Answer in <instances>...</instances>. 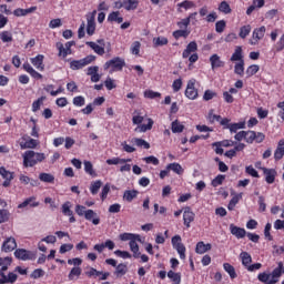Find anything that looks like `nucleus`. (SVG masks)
<instances>
[{
  "label": "nucleus",
  "instance_id": "obj_1",
  "mask_svg": "<svg viewBox=\"0 0 284 284\" xmlns=\"http://www.w3.org/2000/svg\"><path fill=\"white\" fill-rule=\"evenodd\" d=\"M45 160V153H39L32 150L26 151L22 154V165L23 168H34L39 163H43Z\"/></svg>",
  "mask_w": 284,
  "mask_h": 284
},
{
  "label": "nucleus",
  "instance_id": "obj_2",
  "mask_svg": "<svg viewBox=\"0 0 284 284\" xmlns=\"http://www.w3.org/2000/svg\"><path fill=\"white\" fill-rule=\"evenodd\" d=\"M143 121H145V118H143V115H141V111H134L133 118H132V123H133V125H138L134 129V132L144 133V132L152 130V126L154 125V120H152V118H149V119H146V124H141V123H143Z\"/></svg>",
  "mask_w": 284,
  "mask_h": 284
},
{
  "label": "nucleus",
  "instance_id": "obj_3",
  "mask_svg": "<svg viewBox=\"0 0 284 284\" xmlns=\"http://www.w3.org/2000/svg\"><path fill=\"white\" fill-rule=\"evenodd\" d=\"M104 70H109L110 74H113V72H121L123 68H125V60L116 57L109 61H106L103 65Z\"/></svg>",
  "mask_w": 284,
  "mask_h": 284
},
{
  "label": "nucleus",
  "instance_id": "obj_4",
  "mask_svg": "<svg viewBox=\"0 0 284 284\" xmlns=\"http://www.w3.org/2000/svg\"><path fill=\"white\" fill-rule=\"evenodd\" d=\"M185 98L191 101H196L199 99V89L196 88V79H191L187 81Z\"/></svg>",
  "mask_w": 284,
  "mask_h": 284
},
{
  "label": "nucleus",
  "instance_id": "obj_5",
  "mask_svg": "<svg viewBox=\"0 0 284 284\" xmlns=\"http://www.w3.org/2000/svg\"><path fill=\"white\" fill-rule=\"evenodd\" d=\"M95 60H97L95 55H87L85 58H83L81 60L71 61L70 68H71V70H81V69L85 68V65H90V63H92Z\"/></svg>",
  "mask_w": 284,
  "mask_h": 284
},
{
  "label": "nucleus",
  "instance_id": "obj_6",
  "mask_svg": "<svg viewBox=\"0 0 284 284\" xmlns=\"http://www.w3.org/2000/svg\"><path fill=\"white\" fill-rule=\"evenodd\" d=\"M244 141H246V143H263V141H265V135L262 132H255V131H245V136H244Z\"/></svg>",
  "mask_w": 284,
  "mask_h": 284
},
{
  "label": "nucleus",
  "instance_id": "obj_7",
  "mask_svg": "<svg viewBox=\"0 0 284 284\" xmlns=\"http://www.w3.org/2000/svg\"><path fill=\"white\" fill-rule=\"evenodd\" d=\"M97 10H93L91 13L87 14V33L89 37H92L97 30Z\"/></svg>",
  "mask_w": 284,
  "mask_h": 284
},
{
  "label": "nucleus",
  "instance_id": "obj_8",
  "mask_svg": "<svg viewBox=\"0 0 284 284\" xmlns=\"http://www.w3.org/2000/svg\"><path fill=\"white\" fill-rule=\"evenodd\" d=\"M87 45H89V48H91V50H93V52H95V54H99L100 57H103V54H105V40L103 39H99L97 40V42H87Z\"/></svg>",
  "mask_w": 284,
  "mask_h": 284
},
{
  "label": "nucleus",
  "instance_id": "obj_9",
  "mask_svg": "<svg viewBox=\"0 0 284 284\" xmlns=\"http://www.w3.org/2000/svg\"><path fill=\"white\" fill-rule=\"evenodd\" d=\"M171 243H172L174 250H176L178 254H180V258L182 261H185V245H183V243H181L180 235L173 236L171 240Z\"/></svg>",
  "mask_w": 284,
  "mask_h": 284
},
{
  "label": "nucleus",
  "instance_id": "obj_10",
  "mask_svg": "<svg viewBox=\"0 0 284 284\" xmlns=\"http://www.w3.org/2000/svg\"><path fill=\"white\" fill-rule=\"evenodd\" d=\"M266 29L265 27H260L253 30L252 38L250 40L251 45H258V41L265 37Z\"/></svg>",
  "mask_w": 284,
  "mask_h": 284
},
{
  "label": "nucleus",
  "instance_id": "obj_11",
  "mask_svg": "<svg viewBox=\"0 0 284 284\" xmlns=\"http://www.w3.org/2000/svg\"><path fill=\"white\" fill-rule=\"evenodd\" d=\"M0 176H2V179H4L2 186L10 187V185L14 179V173L8 171L4 166H0Z\"/></svg>",
  "mask_w": 284,
  "mask_h": 284
},
{
  "label": "nucleus",
  "instance_id": "obj_12",
  "mask_svg": "<svg viewBox=\"0 0 284 284\" xmlns=\"http://www.w3.org/2000/svg\"><path fill=\"white\" fill-rule=\"evenodd\" d=\"M72 45H74V41H69L64 45L63 43H57V48L59 50V57H68V54H72Z\"/></svg>",
  "mask_w": 284,
  "mask_h": 284
},
{
  "label": "nucleus",
  "instance_id": "obj_13",
  "mask_svg": "<svg viewBox=\"0 0 284 284\" xmlns=\"http://www.w3.org/2000/svg\"><path fill=\"white\" fill-rule=\"evenodd\" d=\"M16 258H19L20 261H32L33 254L32 252L26 250V248H17L14 251Z\"/></svg>",
  "mask_w": 284,
  "mask_h": 284
},
{
  "label": "nucleus",
  "instance_id": "obj_14",
  "mask_svg": "<svg viewBox=\"0 0 284 284\" xmlns=\"http://www.w3.org/2000/svg\"><path fill=\"white\" fill-rule=\"evenodd\" d=\"M141 243V235H139L138 239H133L129 242L130 250L133 254V258H140L141 257V251H139V244Z\"/></svg>",
  "mask_w": 284,
  "mask_h": 284
},
{
  "label": "nucleus",
  "instance_id": "obj_15",
  "mask_svg": "<svg viewBox=\"0 0 284 284\" xmlns=\"http://www.w3.org/2000/svg\"><path fill=\"white\" fill-rule=\"evenodd\" d=\"M17 247V240L14 237H7L2 243V252H14Z\"/></svg>",
  "mask_w": 284,
  "mask_h": 284
},
{
  "label": "nucleus",
  "instance_id": "obj_16",
  "mask_svg": "<svg viewBox=\"0 0 284 284\" xmlns=\"http://www.w3.org/2000/svg\"><path fill=\"white\" fill-rule=\"evenodd\" d=\"M43 59H45L43 54H38L34 58H30L32 65L40 72H43V70H45V64H43Z\"/></svg>",
  "mask_w": 284,
  "mask_h": 284
},
{
  "label": "nucleus",
  "instance_id": "obj_17",
  "mask_svg": "<svg viewBox=\"0 0 284 284\" xmlns=\"http://www.w3.org/2000/svg\"><path fill=\"white\" fill-rule=\"evenodd\" d=\"M262 172L265 175V181L270 185L276 181V170L274 169H267V168H262Z\"/></svg>",
  "mask_w": 284,
  "mask_h": 284
},
{
  "label": "nucleus",
  "instance_id": "obj_18",
  "mask_svg": "<svg viewBox=\"0 0 284 284\" xmlns=\"http://www.w3.org/2000/svg\"><path fill=\"white\" fill-rule=\"evenodd\" d=\"M230 232L236 239H245V235L247 234L245 229L239 227V226H236L234 224H230Z\"/></svg>",
  "mask_w": 284,
  "mask_h": 284
},
{
  "label": "nucleus",
  "instance_id": "obj_19",
  "mask_svg": "<svg viewBox=\"0 0 284 284\" xmlns=\"http://www.w3.org/2000/svg\"><path fill=\"white\" fill-rule=\"evenodd\" d=\"M0 284H7V283H17V278H19L17 276V274L14 273H9L8 275H6V272H0Z\"/></svg>",
  "mask_w": 284,
  "mask_h": 284
},
{
  "label": "nucleus",
  "instance_id": "obj_20",
  "mask_svg": "<svg viewBox=\"0 0 284 284\" xmlns=\"http://www.w3.org/2000/svg\"><path fill=\"white\" fill-rule=\"evenodd\" d=\"M22 68L24 72H28V74L32 77V79H43V75L39 73L37 70H34V68H32L30 63L28 62L23 63Z\"/></svg>",
  "mask_w": 284,
  "mask_h": 284
},
{
  "label": "nucleus",
  "instance_id": "obj_21",
  "mask_svg": "<svg viewBox=\"0 0 284 284\" xmlns=\"http://www.w3.org/2000/svg\"><path fill=\"white\" fill-rule=\"evenodd\" d=\"M210 63H211L212 70H216L217 68L225 67V62L221 60V57H219V54L211 55Z\"/></svg>",
  "mask_w": 284,
  "mask_h": 284
},
{
  "label": "nucleus",
  "instance_id": "obj_22",
  "mask_svg": "<svg viewBox=\"0 0 284 284\" xmlns=\"http://www.w3.org/2000/svg\"><path fill=\"white\" fill-rule=\"evenodd\" d=\"M194 212H192V209L190 207H185L184 212H183V221H184V225L186 227H190V223H192L194 221Z\"/></svg>",
  "mask_w": 284,
  "mask_h": 284
},
{
  "label": "nucleus",
  "instance_id": "obj_23",
  "mask_svg": "<svg viewBox=\"0 0 284 284\" xmlns=\"http://www.w3.org/2000/svg\"><path fill=\"white\" fill-rule=\"evenodd\" d=\"M196 50H199V45L195 41H192L186 45V49L183 51L182 57L184 59H187L192 53L196 52Z\"/></svg>",
  "mask_w": 284,
  "mask_h": 284
},
{
  "label": "nucleus",
  "instance_id": "obj_24",
  "mask_svg": "<svg viewBox=\"0 0 284 284\" xmlns=\"http://www.w3.org/2000/svg\"><path fill=\"white\" fill-rule=\"evenodd\" d=\"M84 219L87 221H92L93 225H99V223H101V219H99V216L97 215V212L92 210H87Z\"/></svg>",
  "mask_w": 284,
  "mask_h": 284
},
{
  "label": "nucleus",
  "instance_id": "obj_25",
  "mask_svg": "<svg viewBox=\"0 0 284 284\" xmlns=\"http://www.w3.org/2000/svg\"><path fill=\"white\" fill-rule=\"evenodd\" d=\"M284 156V139L280 140L277 143V148L274 152V159L275 161H281Z\"/></svg>",
  "mask_w": 284,
  "mask_h": 284
},
{
  "label": "nucleus",
  "instance_id": "obj_26",
  "mask_svg": "<svg viewBox=\"0 0 284 284\" xmlns=\"http://www.w3.org/2000/svg\"><path fill=\"white\" fill-rule=\"evenodd\" d=\"M240 260L245 270H247L252 265V255H250V253L247 252H242L240 254Z\"/></svg>",
  "mask_w": 284,
  "mask_h": 284
},
{
  "label": "nucleus",
  "instance_id": "obj_27",
  "mask_svg": "<svg viewBox=\"0 0 284 284\" xmlns=\"http://www.w3.org/2000/svg\"><path fill=\"white\" fill-rule=\"evenodd\" d=\"M212 250V244L205 242H199L195 247L196 254H205V252H210Z\"/></svg>",
  "mask_w": 284,
  "mask_h": 284
},
{
  "label": "nucleus",
  "instance_id": "obj_28",
  "mask_svg": "<svg viewBox=\"0 0 284 284\" xmlns=\"http://www.w3.org/2000/svg\"><path fill=\"white\" fill-rule=\"evenodd\" d=\"M37 10V7H31L29 9L18 8L13 11L14 17H27V14H32Z\"/></svg>",
  "mask_w": 284,
  "mask_h": 284
},
{
  "label": "nucleus",
  "instance_id": "obj_29",
  "mask_svg": "<svg viewBox=\"0 0 284 284\" xmlns=\"http://www.w3.org/2000/svg\"><path fill=\"white\" fill-rule=\"evenodd\" d=\"M123 163H132V159L113 158L106 160L108 165H123Z\"/></svg>",
  "mask_w": 284,
  "mask_h": 284
},
{
  "label": "nucleus",
  "instance_id": "obj_30",
  "mask_svg": "<svg viewBox=\"0 0 284 284\" xmlns=\"http://www.w3.org/2000/svg\"><path fill=\"white\" fill-rule=\"evenodd\" d=\"M125 274H128V264L121 263L118 266H115L114 275L118 278H121V276H125Z\"/></svg>",
  "mask_w": 284,
  "mask_h": 284
},
{
  "label": "nucleus",
  "instance_id": "obj_31",
  "mask_svg": "<svg viewBox=\"0 0 284 284\" xmlns=\"http://www.w3.org/2000/svg\"><path fill=\"white\" fill-rule=\"evenodd\" d=\"M171 130L173 134H181V132L185 130V125H183V123H181L179 120H175L171 124Z\"/></svg>",
  "mask_w": 284,
  "mask_h": 284
},
{
  "label": "nucleus",
  "instance_id": "obj_32",
  "mask_svg": "<svg viewBox=\"0 0 284 284\" xmlns=\"http://www.w3.org/2000/svg\"><path fill=\"white\" fill-rule=\"evenodd\" d=\"M283 274V262L278 263V266L271 273V281H275V283L281 278Z\"/></svg>",
  "mask_w": 284,
  "mask_h": 284
},
{
  "label": "nucleus",
  "instance_id": "obj_33",
  "mask_svg": "<svg viewBox=\"0 0 284 284\" xmlns=\"http://www.w3.org/2000/svg\"><path fill=\"white\" fill-rule=\"evenodd\" d=\"M231 61H237V63H241L243 60V48L236 47L234 53L231 57Z\"/></svg>",
  "mask_w": 284,
  "mask_h": 284
},
{
  "label": "nucleus",
  "instance_id": "obj_34",
  "mask_svg": "<svg viewBox=\"0 0 284 284\" xmlns=\"http://www.w3.org/2000/svg\"><path fill=\"white\" fill-rule=\"evenodd\" d=\"M241 199H243V193L235 194L229 202L227 210L232 212L236 207V204L239 203V201H241Z\"/></svg>",
  "mask_w": 284,
  "mask_h": 284
},
{
  "label": "nucleus",
  "instance_id": "obj_35",
  "mask_svg": "<svg viewBox=\"0 0 284 284\" xmlns=\"http://www.w3.org/2000/svg\"><path fill=\"white\" fill-rule=\"evenodd\" d=\"M136 196H139V191L136 190H129V191H125L123 194V199L129 203H132V201H134Z\"/></svg>",
  "mask_w": 284,
  "mask_h": 284
},
{
  "label": "nucleus",
  "instance_id": "obj_36",
  "mask_svg": "<svg viewBox=\"0 0 284 284\" xmlns=\"http://www.w3.org/2000/svg\"><path fill=\"white\" fill-rule=\"evenodd\" d=\"M10 265H12V257H0V272L8 271Z\"/></svg>",
  "mask_w": 284,
  "mask_h": 284
},
{
  "label": "nucleus",
  "instance_id": "obj_37",
  "mask_svg": "<svg viewBox=\"0 0 284 284\" xmlns=\"http://www.w3.org/2000/svg\"><path fill=\"white\" fill-rule=\"evenodd\" d=\"M223 267H224V271L229 274L230 278L234 280V278H236V276H239L236 274V268H234V266H232V264L224 263Z\"/></svg>",
  "mask_w": 284,
  "mask_h": 284
},
{
  "label": "nucleus",
  "instance_id": "obj_38",
  "mask_svg": "<svg viewBox=\"0 0 284 284\" xmlns=\"http://www.w3.org/2000/svg\"><path fill=\"white\" fill-rule=\"evenodd\" d=\"M85 276H88V278H99V276H101V271H98L94 267H87V271L84 272Z\"/></svg>",
  "mask_w": 284,
  "mask_h": 284
},
{
  "label": "nucleus",
  "instance_id": "obj_39",
  "mask_svg": "<svg viewBox=\"0 0 284 284\" xmlns=\"http://www.w3.org/2000/svg\"><path fill=\"white\" fill-rule=\"evenodd\" d=\"M84 172L89 174L90 176L97 178V171H94V166L92 165V162L90 161H84Z\"/></svg>",
  "mask_w": 284,
  "mask_h": 284
},
{
  "label": "nucleus",
  "instance_id": "obj_40",
  "mask_svg": "<svg viewBox=\"0 0 284 284\" xmlns=\"http://www.w3.org/2000/svg\"><path fill=\"white\" fill-rule=\"evenodd\" d=\"M109 22L123 23V17H120L119 11H113L108 16Z\"/></svg>",
  "mask_w": 284,
  "mask_h": 284
},
{
  "label": "nucleus",
  "instance_id": "obj_41",
  "mask_svg": "<svg viewBox=\"0 0 284 284\" xmlns=\"http://www.w3.org/2000/svg\"><path fill=\"white\" fill-rule=\"evenodd\" d=\"M131 142L134 143V145H136L138 148H144V150H150V144L143 139L133 138Z\"/></svg>",
  "mask_w": 284,
  "mask_h": 284
},
{
  "label": "nucleus",
  "instance_id": "obj_42",
  "mask_svg": "<svg viewBox=\"0 0 284 284\" xmlns=\"http://www.w3.org/2000/svg\"><path fill=\"white\" fill-rule=\"evenodd\" d=\"M234 73L239 74V77H243V74H245V60L235 63Z\"/></svg>",
  "mask_w": 284,
  "mask_h": 284
},
{
  "label": "nucleus",
  "instance_id": "obj_43",
  "mask_svg": "<svg viewBox=\"0 0 284 284\" xmlns=\"http://www.w3.org/2000/svg\"><path fill=\"white\" fill-rule=\"evenodd\" d=\"M101 185H103V182H101V180H97L91 183L90 192L91 194H93V196L99 194V190H101Z\"/></svg>",
  "mask_w": 284,
  "mask_h": 284
},
{
  "label": "nucleus",
  "instance_id": "obj_44",
  "mask_svg": "<svg viewBox=\"0 0 284 284\" xmlns=\"http://www.w3.org/2000/svg\"><path fill=\"white\" fill-rule=\"evenodd\" d=\"M232 133L239 132V130H245V122L233 123L226 126Z\"/></svg>",
  "mask_w": 284,
  "mask_h": 284
},
{
  "label": "nucleus",
  "instance_id": "obj_45",
  "mask_svg": "<svg viewBox=\"0 0 284 284\" xmlns=\"http://www.w3.org/2000/svg\"><path fill=\"white\" fill-rule=\"evenodd\" d=\"M39 180L42 183H54V176L52 175V173H40Z\"/></svg>",
  "mask_w": 284,
  "mask_h": 284
},
{
  "label": "nucleus",
  "instance_id": "obj_46",
  "mask_svg": "<svg viewBox=\"0 0 284 284\" xmlns=\"http://www.w3.org/2000/svg\"><path fill=\"white\" fill-rule=\"evenodd\" d=\"M19 181L22 185H37V182L36 181H32V179H30V176L26 175V174H20L19 175Z\"/></svg>",
  "mask_w": 284,
  "mask_h": 284
},
{
  "label": "nucleus",
  "instance_id": "obj_47",
  "mask_svg": "<svg viewBox=\"0 0 284 284\" xmlns=\"http://www.w3.org/2000/svg\"><path fill=\"white\" fill-rule=\"evenodd\" d=\"M130 52H131V54H133L134 57H139V54H140V52H141V42H140V41H134V42L131 44Z\"/></svg>",
  "mask_w": 284,
  "mask_h": 284
},
{
  "label": "nucleus",
  "instance_id": "obj_48",
  "mask_svg": "<svg viewBox=\"0 0 284 284\" xmlns=\"http://www.w3.org/2000/svg\"><path fill=\"white\" fill-rule=\"evenodd\" d=\"M62 214H64V216H72V214H74V212H72L71 202H65L62 204Z\"/></svg>",
  "mask_w": 284,
  "mask_h": 284
},
{
  "label": "nucleus",
  "instance_id": "obj_49",
  "mask_svg": "<svg viewBox=\"0 0 284 284\" xmlns=\"http://www.w3.org/2000/svg\"><path fill=\"white\" fill-rule=\"evenodd\" d=\"M0 39L2 41V43H12V32L10 31H2L0 33Z\"/></svg>",
  "mask_w": 284,
  "mask_h": 284
},
{
  "label": "nucleus",
  "instance_id": "obj_50",
  "mask_svg": "<svg viewBox=\"0 0 284 284\" xmlns=\"http://www.w3.org/2000/svg\"><path fill=\"white\" fill-rule=\"evenodd\" d=\"M219 11L223 12V14H230L232 13V8L230 7V3H227V1H222L219 6Z\"/></svg>",
  "mask_w": 284,
  "mask_h": 284
},
{
  "label": "nucleus",
  "instance_id": "obj_51",
  "mask_svg": "<svg viewBox=\"0 0 284 284\" xmlns=\"http://www.w3.org/2000/svg\"><path fill=\"white\" fill-rule=\"evenodd\" d=\"M120 241H129V243H131V241H133V239H139V234H134V233H122L119 235Z\"/></svg>",
  "mask_w": 284,
  "mask_h": 284
},
{
  "label": "nucleus",
  "instance_id": "obj_52",
  "mask_svg": "<svg viewBox=\"0 0 284 284\" xmlns=\"http://www.w3.org/2000/svg\"><path fill=\"white\" fill-rule=\"evenodd\" d=\"M81 267H73L69 273V281H74V278H79L81 276Z\"/></svg>",
  "mask_w": 284,
  "mask_h": 284
},
{
  "label": "nucleus",
  "instance_id": "obj_53",
  "mask_svg": "<svg viewBox=\"0 0 284 284\" xmlns=\"http://www.w3.org/2000/svg\"><path fill=\"white\" fill-rule=\"evenodd\" d=\"M169 278H171L173 284H181V273H174V271H169Z\"/></svg>",
  "mask_w": 284,
  "mask_h": 284
},
{
  "label": "nucleus",
  "instance_id": "obj_54",
  "mask_svg": "<svg viewBox=\"0 0 284 284\" xmlns=\"http://www.w3.org/2000/svg\"><path fill=\"white\" fill-rule=\"evenodd\" d=\"M168 170H172V172H175V174H183V166H181L179 163L168 164Z\"/></svg>",
  "mask_w": 284,
  "mask_h": 284
},
{
  "label": "nucleus",
  "instance_id": "obj_55",
  "mask_svg": "<svg viewBox=\"0 0 284 284\" xmlns=\"http://www.w3.org/2000/svg\"><path fill=\"white\" fill-rule=\"evenodd\" d=\"M252 32V26L246 24L240 29V38L245 39Z\"/></svg>",
  "mask_w": 284,
  "mask_h": 284
},
{
  "label": "nucleus",
  "instance_id": "obj_56",
  "mask_svg": "<svg viewBox=\"0 0 284 284\" xmlns=\"http://www.w3.org/2000/svg\"><path fill=\"white\" fill-rule=\"evenodd\" d=\"M44 101H45V97H41L37 101H34L32 103V112H39V110H41V106L43 105Z\"/></svg>",
  "mask_w": 284,
  "mask_h": 284
},
{
  "label": "nucleus",
  "instance_id": "obj_57",
  "mask_svg": "<svg viewBox=\"0 0 284 284\" xmlns=\"http://www.w3.org/2000/svg\"><path fill=\"white\" fill-rule=\"evenodd\" d=\"M122 6L125 10H136V6H139V2H136L135 0H126L123 2Z\"/></svg>",
  "mask_w": 284,
  "mask_h": 284
},
{
  "label": "nucleus",
  "instance_id": "obj_58",
  "mask_svg": "<svg viewBox=\"0 0 284 284\" xmlns=\"http://www.w3.org/2000/svg\"><path fill=\"white\" fill-rule=\"evenodd\" d=\"M154 48H159L161 45H168V38L165 37H158L153 39Z\"/></svg>",
  "mask_w": 284,
  "mask_h": 284
},
{
  "label": "nucleus",
  "instance_id": "obj_59",
  "mask_svg": "<svg viewBox=\"0 0 284 284\" xmlns=\"http://www.w3.org/2000/svg\"><path fill=\"white\" fill-rule=\"evenodd\" d=\"M196 4L190 0H185L183 2L178 3V8H183L184 10H192Z\"/></svg>",
  "mask_w": 284,
  "mask_h": 284
},
{
  "label": "nucleus",
  "instance_id": "obj_60",
  "mask_svg": "<svg viewBox=\"0 0 284 284\" xmlns=\"http://www.w3.org/2000/svg\"><path fill=\"white\" fill-rule=\"evenodd\" d=\"M145 99H161V93L153 91V90H146L144 91Z\"/></svg>",
  "mask_w": 284,
  "mask_h": 284
},
{
  "label": "nucleus",
  "instance_id": "obj_61",
  "mask_svg": "<svg viewBox=\"0 0 284 284\" xmlns=\"http://www.w3.org/2000/svg\"><path fill=\"white\" fill-rule=\"evenodd\" d=\"M223 181H225V175H217L215 179L212 180L211 185L213 187H219V185H223Z\"/></svg>",
  "mask_w": 284,
  "mask_h": 284
},
{
  "label": "nucleus",
  "instance_id": "obj_62",
  "mask_svg": "<svg viewBox=\"0 0 284 284\" xmlns=\"http://www.w3.org/2000/svg\"><path fill=\"white\" fill-rule=\"evenodd\" d=\"M275 52H283L284 50V33L280 37L278 41L274 47Z\"/></svg>",
  "mask_w": 284,
  "mask_h": 284
},
{
  "label": "nucleus",
  "instance_id": "obj_63",
  "mask_svg": "<svg viewBox=\"0 0 284 284\" xmlns=\"http://www.w3.org/2000/svg\"><path fill=\"white\" fill-rule=\"evenodd\" d=\"M261 68L258 67V64H252L246 69V74L247 77H254V74H256V72H258Z\"/></svg>",
  "mask_w": 284,
  "mask_h": 284
},
{
  "label": "nucleus",
  "instance_id": "obj_64",
  "mask_svg": "<svg viewBox=\"0 0 284 284\" xmlns=\"http://www.w3.org/2000/svg\"><path fill=\"white\" fill-rule=\"evenodd\" d=\"M225 26H226L225 20H220V21H217V22L215 23V31L221 34L222 32H224Z\"/></svg>",
  "mask_w": 284,
  "mask_h": 284
}]
</instances>
